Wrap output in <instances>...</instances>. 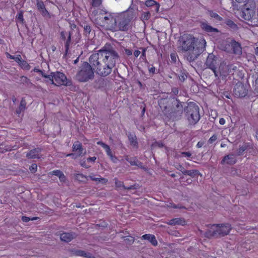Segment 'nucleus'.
Instances as JSON below:
<instances>
[{"label":"nucleus","instance_id":"1","mask_svg":"<svg viewBox=\"0 0 258 258\" xmlns=\"http://www.w3.org/2000/svg\"><path fill=\"white\" fill-rule=\"evenodd\" d=\"M118 59L119 56L114 50L101 49L90 56L89 62L97 74L107 76L111 73Z\"/></svg>","mask_w":258,"mask_h":258},{"label":"nucleus","instance_id":"2","mask_svg":"<svg viewBox=\"0 0 258 258\" xmlns=\"http://www.w3.org/2000/svg\"><path fill=\"white\" fill-rule=\"evenodd\" d=\"M181 39V49L183 51L188 52L187 59L189 61L194 60L205 50L206 41L204 38H201L197 41L193 36L184 34Z\"/></svg>","mask_w":258,"mask_h":258},{"label":"nucleus","instance_id":"3","mask_svg":"<svg viewBox=\"0 0 258 258\" xmlns=\"http://www.w3.org/2000/svg\"><path fill=\"white\" fill-rule=\"evenodd\" d=\"M94 77V71L91 66L87 62H84L80 68L77 75V79L81 82H86L92 80Z\"/></svg>","mask_w":258,"mask_h":258},{"label":"nucleus","instance_id":"4","mask_svg":"<svg viewBox=\"0 0 258 258\" xmlns=\"http://www.w3.org/2000/svg\"><path fill=\"white\" fill-rule=\"evenodd\" d=\"M133 18V14L128 12L117 14L116 18L115 30L126 31L128 30L130 22Z\"/></svg>","mask_w":258,"mask_h":258},{"label":"nucleus","instance_id":"5","mask_svg":"<svg viewBox=\"0 0 258 258\" xmlns=\"http://www.w3.org/2000/svg\"><path fill=\"white\" fill-rule=\"evenodd\" d=\"M206 66L211 69L214 72L216 77L219 74L220 76L226 77L228 75V67L225 65L221 64L219 67V72L216 70V64H217V59L214 58L213 55H209L207 59Z\"/></svg>","mask_w":258,"mask_h":258},{"label":"nucleus","instance_id":"6","mask_svg":"<svg viewBox=\"0 0 258 258\" xmlns=\"http://www.w3.org/2000/svg\"><path fill=\"white\" fill-rule=\"evenodd\" d=\"M47 79V82H50L56 86H68L70 83L66 75L60 72L51 73L50 75H48Z\"/></svg>","mask_w":258,"mask_h":258},{"label":"nucleus","instance_id":"7","mask_svg":"<svg viewBox=\"0 0 258 258\" xmlns=\"http://www.w3.org/2000/svg\"><path fill=\"white\" fill-rule=\"evenodd\" d=\"M231 229L230 225L227 224L225 225H213L210 229L206 233V236L209 237L213 236H223L228 234Z\"/></svg>","mask_w":258,"mask_h":258},{"label":"nucleus","instance_id":"8","mask_svg":"<svg viewBox=\"0 0 258 258\" xmlns=\"http://www.w3.org/2000/svg\"><path fill=\"white\" fill-rule=\"evenodd\" d=\"M255 4L253 0H248L244 5L242 17L246 20H249L255 15Z\"/></svg>","mask_w":258,"mask_h":258},{"label":"nucleus","instance_id":"9","mask_svg":"<svg viewBox=\"0 0 258 258\" xmlns=\"http://www.w3.org/2000/svg\"><path fill=\"white\" fill-rule=\"evenodd\" d=\"M117 13H106V16L104 18V22H102L101 21L99 22L100 26L101 27H104L107 29H109L113 30H115V27L116 26V20L117 17Z\"/></svg>","mask_w":258,"mask_h":258},{"label":"nucleus","instance_id":"10","mask_svg":"<svg viewBox=\"0 0 258 258\" xmlns=\"http://www.w3.org/2000/svg\"><path fill=\"white\" fill-rule=\"evenodd\" d=\"M198 106H189L188 109L187 119L191 124H196L200 119V115Z\"/></svg>","mask_w":258,"mask_h":258},{"label":"nucleus","instance_id":"11","mask_svg":"<svg viewBox=\"0 0 258 258\" xmlns=\"http://www.w3.org/2000/svg\"><path fill=\"white\" fill-rule=\"evenodd\" d=\"M72 150L74 153L67 154L66 155V157H72L73 159H76L81 155L83 151L82 144L78 141L74 143Z\"/></svg>","mask_w":258,"mask_h":258},{"label":"nucleus","instance_id":"12","mask_svg":"<svg viewBox=\"0 0 258 258\" xmlns=\"http://www.w3.org/2000/svg\"><path fill=\"white\" fill-rule=\"evenodd\" d=\"M106 13L102 10H97L92 13L91 15L92 20L96 24L100 26L99 22H104V18L106 16Z\"/></svg>","mask_w":258,"mask_h":258},{"label":"nucleus","instance_id":"13","mask_svg":"<svg viewBox=\"0 0 258 258\" xmlns=\"http://www.w3.org/2000/svg\"><path fill=\"white\" fill-rule=\"evenodd\" d=\"M234 93L237 96L243 97L247 94V90L242 83H238L234 87Z\"/></svg>","mask_w":258,"mask_h":258},{"label":"nucleus","instance_id":"14","mask_svg":"<svg viewBox=\"0 0 258 258\" xmlns=\"http://www.w3.org/2000/svg\"><path fill=\"white\" fill-rule=\"evenodd\" d=\"M201 28L207 32L209 35H214L219 32L217 28H214L211 25H209L206 22H203L201 23Z\"/></svg>","mask_w":258,"mask_h":258},{"label":"nucleus","instance_id":"15","mask_svg":"<svg viewBox=\"0 0 258 258\" xmlns=\"http://www.w3.org/2000/svg\"><path fill=\"white\" fill-rule=\"evenodd\" d=\"M40 148H36L28 152L27 154V157L30 159L39 158H40Z\"/></svg>","mask_w":258,"mask_h":258},{"label":"nucleus","instance_id":"16","mask_svg":"<svg viewBox=\"0 0 258 258\" xmlns=\"http://www.w3.org/2000/svg\"><path fill=\"white\" fill-rule=\"evenodd\" d=\"M66 36H68V39L65 44V55H67L69 54V46L71 41V34L70 33L68 34V33L66 32H61V36L63 39H65Z\"/></svg>","mask_w":258,"mask_h":258},{"label":"nucleus","instance_id":"17","mask_svg":"<svg viewBox=\"0 0 258 258\" xmlns=\"http://www.w3.org/2000/svg\"><path fill=\"white\" fill-rule=\"evenodd\" d=\"M74 237V234L70 233H63L60 235V239L66 242L71 241Z\"/></svg>","mask_w":258,"mask_h":258},{"label":"nucleus","instance_id":"18","mask_svg":"<svg viewBox=\"0 0 258 258\" xmlns=\"http://www.w3.org/2000/svg\"><path fill=\"white\" fill-rule=\"evenodd\" d=\"M142 238L143 239L149 241L154 246L157 245V241L156 240L155 236L154 235L145 234L142 236Z\"/></svg>","mask_w":258,"mask_h":258},{"label":"nucleus","instance_id":"19","mask_svg":"<svg viewBox=\"0 0 258 258\" xmlns=\"http://www.w3.org/2000/svg\"><path fill=\"white\" fill-rule=\"evenodd\" d=\"M236 162L235 158L233 155H227L224 157L221 161V164L227 163L228 164H233Z\"/></svg>","mask_w":258,"mask_h":258},{"label":"nucleus","instance_id":"20","mask_svg":"<svg viewBox=\"0 0 258 258\" xmlns=\"http://www.w3.org/2000/svg\"><path fill=\"white\" fill-rule=\"evenodd\" d=\"M185 221L181 218H175L170 220L168 224L171 225H183L185 224Z\"/></svg>","mask_w":258,"mask_h":258},{"label":"nucleus","instance_id":"21","mask_svg":"<svg viewBox=\"0 0 258 258\" xmlns=\"http://www.w3.org/2000/svg\"><path fill=\"white\" fill-rule=\"evenodd\" d=\"M145 5L147 7L155 6V11L158 12L159 10L160 6L154 0H148L145 2Z\"/></svg>","mask_w":258,"mask_h":258},{"label":"nucleus","instance_id":"22","mask_svg":"<svg viewBox=\"0 0 258 258\" xmlns=\"http://www.w3.org/2000/svg\"><path fill=\"white\" fill-rule=\"evenodd\" d=\"M125 160L127 161L132 165H136L139 166L141 163L136 158H129L128 157H125Z\"/></svg>","mask_w":258,"mask_h":258},{"label":"nucleus","instance_id":"23","mask_svg":"<svg viewBox=\"0 0 258 258\" xmlns=\"http://www.w3.org/2000/svg\"><path fill=\"white\" fill-rule=\"evenodd\" d=\"M233 52L235 54H239L241 52V47L240 44L237 42H234L232 44Z\"/></svg>","mask_w":258,"mask_h":258},{"label":"nucleus","instance_id":"24","mask_svg":"<svg viewBox=\"0 0 258 258\" xmlns=\"http://www.w3.org/2000/svg\"><path fill=\"white\" fill-rule=\"evenodd\" d=\"M88 177L91 180L100 182L103 184L106 183L107 182V180L105 178H100V177H94L93 176H89Z\"/></svg>","mask_w":258,"mask_h":258},{"label":"nucleus","instance_id":"25","mask_svg":"<svg viewBox=\"0 0 258 258\" xmlns=\"http://www.w3.org/2000/svg\"><path fill=\"white\" fill-rule=\"evenodd\" d=\"M128 137L131 144L134 146H136L138 143L136 136L134 134H130Z\"/></svg>","mask_w":258,"mask_h":258},{"label":"nucleus","instance_id":"26","mask_svg":"<svg viewBox=\"0 0 258 258\" xmlns=\"http://www.w3.org/2000/svg\"><path fill=\"white\" fill-rule=\"evenodd\" d=\"M97 144L98 145H101L104 149L107 155H109L110 153H112L110 149V147L107 145L104 144V143L101 141L98 142Z\"/></svg>","mask_w":258,"mask_h":258},{"label":"nucleus","instance_id":"27","mask_svg":"<svg viewBox=\"0 0 258 258\" xmlns=\"http://www.w3.org/2000/svg\"><path fill=\"white\" fill-rule=\"evenodd\" d=\"M37 7L39 11H40L43 14L47 13V11L45 8V6L42 2H38L37 3Z\"/></svg>","mask_w":258,"mask_h":258},{"label":"nucleus","instance_id":"28","mask_svg":"<svg viewBox=\"0 0 258 258\" xmlns=\"http://www.w3.org/2000/svg\"><path fill=\"white\" fill-rule=\"evenodd\" d=\"M20 81L22 83L27 85L28 86H32L33 84L31 82L29 79L25 76H22Z\"/></svg>","mask_w":258,"mask_h":258},{"label":"nucleus","instance_id":"29","mask_svg":"<svg viewBox=\"0 0 258 258\" xmlns=\"http://www.w3.org/2000/svg\"><path fill=\"white\" fill-rule=\"evenodd\" d=\"M209 14L212 18H214L217 20L219 21H221L222 20V17H221L220 16H219L217 13L214 12L212 11H208Z\"/></svg>","mask_w":258,"mask_h":258},{"label":"nucleus","instance_id":"30","mask_svg":"<svg viewBox=\"0 0 258 258\" xmlns=\"http://www.w3.org/2000/svg\"><path fill=\"white\" fill-rule=\"evenodd\" d=\"M19 65L23 70H29L30 69V66L24 60H22Z\"/></svg>","mask_w":258,"mask_h":258},{"label":"nucleus","instance_id":"31","mask_svg":"<svg viewBox=\"0 0 258 258\" xmlns=\"http://www.w3.org/2000/svg\"><path fill=\"white\" fill-rule=\"evenodd\" d=\"M184 174H187L188 175L192 176L196 174H198L199 172L196 170H186L184 172Z\"/></svg>","mask_w":258,"mask_h":258},{"label":"nucleus","instance_id":"32","mask_svg":"<svg viewBox=\"0 0 258 258\" xmlns=\"http://www.w3.org/2000/svg\"><path fill=\"white\" fill-rule=\"evenodd\" d=\"M151 14L149 12H144L142 15V18L143 20H148L150 18Z\"/></svg>","mask_w":258,"mask_h":258},{"label":"nucleus","instance_id":"33","mask_svg":"<svg viewBox=\"0 0 258 258\" xmlns=\"http://www.w3.org/2000/svg\"><path fill=\"white\" fill-rule=\"evenodd\" d=\"M33 71H34V72L39 73L41 74V75L43 77H44V78H47V79L48 76L45 75V74L42 72V71H41V70H39V69L35 68H34V69H33Z\"/></svg>","mask_w":258,"mask_h":258},{"label":"nucleus","instance_id":"34","mask_svg":"<svg viewBox=\"0 0 258 258\" xmlns=\"http://www.w3.org/2000/svg\"><path fill=\"white\" fill-rule=\"evenodd\" d=\"M30 170L32 173H35L37 171V165L36 164H33L30 167Z\"/></svg>","mask_w":258,"mask_h":258},{"label":"nucleus","instance_id":"35","mask_svg":"<svg viewBox=\"0 0 258 258\" xmlns=\"http://www.w3.org/2000/svg\"><path fill=\"white\" fill-rule=\"evenodd\" d=\"M110 160L113 162V163H116L118 161V159L117 157L114 155H113L112 153H110L109 155H108Z\"/></svg>","mask_w":258,"mask_h":258},{"label":"nucleus","instance_id":"36","mask_svg":"<svg viewBox=\"0 0 258 258\" xmlns=\"http://www.w3.org/2000/svg\"><path fill=\"white\" fill-rule=\"evenodd\" d=\"M13 59H14L19 64L22 61L21 56L19 54L14 56Z\"/></svg>","mask_w":258,"mask_h":258},{"label":"nucleus","instance_id":"37","mask_svg":"<svg viewBox=\"0 0 258 258\" xmlns=\"http://www.w3.org/2000/svg\"><path fill=\"white\" fill-rule=\"evenodd\" d=\"M102 3V0H92V5L93 6H98Z\"/></svg>","mask_w":258,"mask_h":258},{"label":"nucleus","instance_id":"38","mask_svg":"<svg viewBox=\"0 0 258 258\" xmlns=\"http://www.w3.org/2000/svg\"><path fill=\"white\" fill-rule=\"evenodd\" d=\"M36 217H33L32 218H30L29 217H25V216H23L22 217V220L23 222H27L28 221H29L30 220H36Z\"/></svg>","mask_w":258,"mask_h":258},{"label":"nucleus","instance_id":"39","mask_svg":"<svg viewBox=\"0 0 258 258\" xmlns=\"http://www.w3.org/2000/svg\"><path fill=\"white\" fill-rule=\"evenodd\" d=\"M51 173L53 175H56L58 177L59 176H60L61 175V173L62 172L59 170H55L52 171Z\"/></svg>","mask_w":258,"mask_h":258},{"label":"nucleus","instance_id":"40","mask_svg":"<svg viewBox=\"0 0 258 258\" xmlns=\"http://www.w3.org/2000/svg\"><path fill=\"white\" fill-rule=\"evenodd\" d=\"M217 139V137L216 135H213L209 140L208 142L209 143L212 144Z\"/></svg>","mask_w":258,"mask_h":258},{"label":"nucleus","instance_id":"41","mask_svg":"<svg viewBox=\"0 0 258 258\" xmlns=\"http://www.w3.org/2000/svg\"><path fill=\"white\" fill-rule=\"evenodd\" d=\"M17 19L21 21V22H23V14L22 12L19 13L17 15Z\"/></svg>","mask_w":258,"mask_h":258},{"label":"nucleus","instance_id":"42","mask_svg":"<svg viewBox=\"0 0 258 258\" xmlns=\"http://www.w3.org/2000/svg\"><path fill=\"white\" fill-rule=\"evenodd\" d=\"M76 254L78 255L84 256H86V255H87V254L85 252V251H82V250H79V251H77Z\"/></svg>","mask_w":258,"mask_h":258},{"label":"nucleus","instance_id":"43","mask_svg":"<svg viewBox=\"0 0 258 258\" xmlns=\"http://www.w3.org/2000/svg\"><path fill=\"white\" fill-rule=\"evenodd\" d=\"M227 25H229L231 27H234L236 25L231 20H227L226 22Z\"/></svg>","mask_w":258,"mask_h":258},{"label":"nucleus","instance_id":"44","mask_svg":"<svg viewBox=\"0 0 258 258\" xmlns=\"http://www.w3.org/2000/svg\"><path fill=\"white\" fill-rule=\"evenodd\" d=\"M167 206L169 208H178L179 207L176 206L175 204L172 203H169L166 204Z\"/></svg>","mask_w":258,"mask_h":258},{"label":"nucleus","instance_id":"45","mask_svg":"<svg viewBox=\"0 0 258 258\" xmlns=\"http://www.w3.org/2000/svg\"><path fill=\"white\" fill-rule=\"evenodd\" d=\"M181 154L184 157L187 158H189L191 155V153L189 152H182Z\"/></svg>","mask_w":258,"mask_h":258},{"label":"nucleus","instance_id":"46","mask_svg":"<svg viewBox=\"0 0 258 258\" xmlns=\"http://www.w3.org/2000/svg\"><path fill=\"white\" fill-rule=\"evenodd\" d=\"M85 177L84 176V175L83 174H78L77 175H76V178L79 179V180H83V179Z\"/></svg>","mask_w":258,"mask_h":258},{"label":"nucleus","instance_id":"47","mask_svg":"<svg viewBox=\"0 0 258 258\" xmlns=\"http://www.w3.org/2000/svg\"><path fill=\"white\" fill-rule=\"evenodd\" d=\"M58 177H59L60 180L61 181H63L65 180L66 177L63 173H62L61 175L60 176H59Z\"/></svg>","mask_w":258,"mask_h":258},{"label":"nucleus","instance_id":"48","mask_svg":"<svg viewBox=\"0 0 258 258\" xmlns=\"http://www.w3.org/2000/svg\"><path fill=\"white\" fill-rule=\"evenodd\" d=\"M115 185L117 187H121L122 185V183L121 181H116L115 182Z\"/></svg>","mask_w":258,"mask_h":258},{"label":"nucleus","instance_id":"49","mask_svg":"<svg viewBox=\"0 0 258 258\" xmlns=\"http://www.w3.org/2000/svg\"><path fill=\"white\" fill-rule=\"evenodd\" d=\"M96 159V157H89L88 159H87V160L88 161H91V162H95V160Z\"/></svg>","mask_w":258,"mask_h":258},{"label":"nucleus","instance_id":"50","mask_svg":"<svg viewBox=\"0 0 258 258\" xmlns=\"http://www.w3.org/2000/svg\"><path fill=\"white\" fill-rule=\"evenodd\" d=\"M155 68L154 67H152L149 69V72L151 73L154 74L155 72Z\"/></svg>","mask_w":258,"mask_h":258},{"label":"nucleus","instance_id":"51","mask_svg":"<svg viewBox=\"0 0 258 258\" xmlns=\"http://www.w3.org/2000/svg\"><path fill=\"white\" fill-rule=\"evenodd\" d=\"M219 123L221 125H223L225 123V120L223 118H221L219 120Z\"/></svg>","mask_w":258,"mask_h":258},{"label":"nucleus","instance_id":"52","mask_svg":"<svg viewBox=\"0 0 258 258\" xmlns=\"http://www.w3.org/2000/svg\"><path fill=\"white\" fill-rule=\"evenodd\" d=\"M141 54V52L139 50H136L134 52V55L135 57H137Z\"/></svg>","mask_w":258,"mask_h":258},{"label":"nucleus","instance_id":"53","mask_svg":"<svg viewBox=\"0 0 258 258\" xmlns=\"http://www.w3.org/2000/svg\"><path fill=\"white\" fill-rule=\"evenodd\" d=\"M125 52L127 55H131L132 54V51L130 49H125Z\"/></svg>","mask_w":258,"mask_h":258},{"label":"nucleus","instance_id":"54","mask_svg":"<svg viewBox=\"0 0 258 258\" xmlns=\"http://www.w3.org/2000/svg\"><path fill=\"white\" fill-rule=\"evenodd\" d=\"M171 58L172 60L175 61L176 60V55L174 53L171 54Z\"/></svg>","mask_w":258,"mask_h":258},{"label":"nucleus","instance_id":"55","mask_svg":"<svg viewBox=\"0 0 258 258\" xmlns=\"http://www.w3.org/2000/svg\"><path fill=\"white\" fill-rule=\"evenodd\" d=\"M176 106H177V107L178 108H179V110L180 111H182V105H181V103H177V105H176Z\"/></svg>","mask_w":258,"mask_h":258},{"label":"nucleus","instance_id":"56","mask_svg":"<svg viewBox=\"0 0 258 258\" xmlns=\"http://www.w3.org/2000/svg\"><path fill=\"white\" fill-rule=\"evenodd\" d=\"M6 55H7V57L8 58H10V59H14V56H13V55H11V54H9V53H6Z\"/></svg>","mask_w":258,"mask_h":258},{"label":"nucleus","instance_id":"57","mask_svg":"<svg viewBox=\"0 0 258 258\" xmlns=\"http://www.w3.org/2000/svg\"><path fill=\"white\" fill-rule=\"evenodd\" d=\"M81 166H82V167H85V168H89V167H90L89 166H87V165L85 164V162H81Z\"/></svg>","mask_w":258,"mask_h":258},{"label":"nucleus","instance_id":"58","mask_svg":"<svg viewBox=\"0 0 258 258\" xmlns=\"http://www.w3.org/2000/svg\"><path fill=\"white\" fill-rule=\"evenodd\" d=\"M25 107V104H23V101H21V105H20V108L22 109H24Z\"/></svg>","mask_w":258,"mask_h":258},{"label":"nucleus","instance_id":"59","mask_svg":"<svg viewBox=\"0 0 258 258\" xmlns=\"http://www.w3.org/2000/svg\"><path fill=\"white\" fill-rule=\"evenodd\" d=\"M85 29L86 32H87L88 33H90V27L89 26H86L85 28Z\"/></svg>","mask_w":258,"mask_h":258},{"label":"nucleus","instance_id":"60","mask_svg":"<svg viewBox=\"0 0 258 258\" xmlns=\"http://www.w3.org/2000/svg\"><path fill=\"white\" fill-rule=\"evenodd\" d=\"M202 146H203V143L201 142H198V144H197V147L198 148H201L202 147Z\"/></svg>","mask_w":258,"mask_h":258},{"label":"nucleus","instance_id":"61","mask_svg":"<svg viewBox=\"0 0 258 258\" xmlns=\"http://www.w3.org/2000/svg\"><path fill=\"white\" fill-rule=\"evenodd\" d=\"M145 50H144V51L142 52L141 56L145 57Z\"/></svg>","mask_w":258,"mask_h":258},{"label":"nucleus","instance_id":"62","mask_svg":"<svg viewBox=\"0 0 258 258\" xmlns=\"http://www.w3.org/2000/svg\"><path fill=\"white\" fill-rule=\"evenodd\" d=\"M255 137H256V139H257V141H258V133H256V135H255Z\"/></svg>","mask_w":258,"mask_h":258},{"label":"nucleus","instance_id":"63","mask_svg":"<svg viewBox=\"0 0 258 258\" xmlns=\"http://www.w3.org/2000/svg\"><path fill=\"white\" fill-rule=\"evenodd\" d=\"M221 147H225V144H221Z\"/></svg>","mask_w":258,"mask_h":258},{"label":"nucleus","instance_id":"64","mask_svg":"<svg viewBox=\"0 0 258 258\" xmlns=\"http://www.w3.org/2000/svg\"><path fill=\"white\" fill-rule=\"evenodd\" d=\"M236 1H237L239 3H240L242 1H243V0H236Z\"/></svg>","mask_w":258,"mask_h":258}]
</instances>
